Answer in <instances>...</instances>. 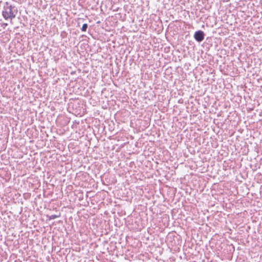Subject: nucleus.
<instances>
[{
	"label": "nucleus",
	"instance_id": "obj_1",
	"mask_svg": "<svg viewBox=\"0 0 262 262\" xmlns=\"http://www.w3.org/2000/svg\"><path fill=\"white\" fill-rule=\"evenodd\" d=\"M17 13V11L14 7L7 4V6L4 8L2 14L5 19H10L12 23L11 20L15 17Z\"/></svg>",
	"mask_w": 262,
	"mask_h": 262
},
{
	"label": "nucleus",
	"instance_id": "obj_2",
	"mask_svg": "<svg viewBox=\"0 0 262 262\" xmlns=\"http://www.w3.org/2000/svg\"><path fill=\"white\" fill-rule=\"evenodd\" d=\"M194 37L198 42L202 41L204 37V32L202 31H196L194 35Z\"/></svg>",
	"mask_w": 262,
	"mask_h": 262
},
{
	"label": "nucleus",
	"instance_id": "obj_3",
	"mask_svg": "<svg viewBox=\"0 0 262 262\" xmlns=\"http://www.w3.org/2000/svg\"><path fill=\"white\" fill-rule=\"evenodd\" d=\"M88 28V25L86 24H84L82 27L81 30L83 32L86 31Z\"/></svg>",
	"mask_w": 262,
	"mask_h": 262
},
{
	"label": "nucleus",
	"instance_id": "obj_4",
	"mask_svg": "<svg viewBox=\"0 0 262 262\" xmlns=\"http://www.w3.org/2000/svg\"><path fill=\"white\" fill-rule=\"evenodd\" d=\"M59 216V215H52L50 216L49 219L50 220L55 219L57 217H58Z\"/></svg>",
	"mask_w": 262,
	"mask_h": 262
},
{
	"label": "nucleus",
	"instance_id": "obj_5",
	"mask_svg": "<svg viewBox=\"0 0 262 262\" xmlns=\"http://www.w3.org/2000/svg\"><path fill=\"white\" fill-rule=\"evenodd\" d=\"M8 24L7 23H4L2 25V27L5 28L6 26H7Z\"/></svg>",
	"mask_w": 262,
	"mask_h": 262
}]
</instances>
